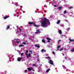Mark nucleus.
<instances>
[{"label":"nucleus","instance_id":"1","mask_svg":"<svg viewBox=\"0 0 74 74\" xmlns=\"http://www.w3.org/2000/svg\"><path fill=\"white\" fill-rule=\"evenodd\" d=\"M44 19L45 20H43L42 21L41 26L42 27H47L48 22L49 24H50V23L49 21V20L46 18H44Z\"/></svg>","mask_w":74,"mask_h":74},{"label":"nucleus","instance_id":"2","mask_svg":"<svg viewBox=\"0 0 74 74\" xmlns=\"http://www.w3.org/2000/svg\"><path fill=\"white\" fill-rule=\"evenodd\" d=\"M27 69L29 71H30L32 70H33V68L32 67L31 68H28Z\"/></svg>","mask_w":74,"mask_h":74},{"label":"nucleus","instance_id":"3","mask_svg":"<svg viewBox=\"0 0 74 74\" xmlns=\"http://www.w3.org/2000/svg\"><path fill=\"white\" fill-rule=\"evenodd\" d=\"M49 63H50V64H52V65H53V61H52L51 60H50V61L49 62Z\"/></svg>","mask_w":74,"mask_h":74},{"label":"nucleus","instance_id":"4","mask_svg":"<svg viewBox=\"0 0 74 74\" xmlns=\"http://www.w3.org/2000/svg\"><path fill=\"white\" fill-rule=\"evenodd\" d=\"M23 58H22V57H21V58H20V57H19L18 58V62H20V61H21V59H22Z\"/></svg>","mask_w":74,"mask_h":74},{"label":"nucleus","instance_id":"5","mask_svg":"<svg viewBox=\"0 0 74 74\" xmlns=\"http://www.w3.org/2000/svg\"><path fill=\"white\" fill-rule=\"evenodd\" d=\"M35 46L37 47V48H40V46L39 45H38L37 44H35Z\"/></svg>","mask_w":74,"mask_h":74},{"label":"nucleus","instance_id":"6","mask_svg":"<svg viewBox=\"0 0 74 74\" xmlns=\"http://www.w3.org/2000/svg\"><path fill=\"white\" fill-rule=\"evenodd\" d=\"M58 9L59 10H62V6H60L58 8Z\"/></svg>","mask_w":74,"mask_h":74},{"label":"nucleus","instance_id":"7","mask_svg":"<svg viewBox=\"0 0 74 74\" xmlns=\"http://www.w3.org/2000/svg\"><path fill=\"white\" fill-rule=\"evenodd\" d=\"M59 48H60V45H58V47H57V51H59Z\"/></svg>","mask_w":74,"mask_h":74},{"label":"nucleus","instance_id":"8","mask_svg":"<svg viewBox=\"0 0 74 74\" xmlns=\"http://www.w3.org/2000/svg\"><path fill=\"white\" fill-rule=\"evenodd\" d=\"M28 24L29 25H33V24H34V23L33 22H30L28 23Z\"/></svg>","mask_w":74,"mask_h":74},{"label":"nucleus","instance_id":"9","mask_svg":"<svg viewBox=\"0 0 74 74\" xmlns=\"http://www.w3.org/2000/svg\"><path fill=\"white\" fill-rule=\"evenodd\" d=\"M10 17V16H5L4 18V19H6L7 18H9Z\"/></svg>","mask_w":74,"mask_h":74},{"label":"nucleus","instance_id":"10","mask_svg":"<svg viewBox=\"0 0 74 74\" xmlns=\"http://www.w3.org/2000/svg\"><path fill=\"white\" fill-rule=\"evenodd\" d=\"M60 20H58V21L57 22V24H59V23H60Z\"/></svg>","mask_w":74,"mask_h":74},{"label":"nucleus","instance_id":"11","mask_svg":"<svg viewBox=\"0 0 74 74\" xmlns=\"http://www.w3.org/2000/svg\"><path fill=\"white\" fill-rule=\"evenodd\" d=\"M58 32L60 34H61V33H62V31L61 30H59L58 31Z\"/></svg>","mask_w":74,"mask_h":74},{"label":"nucleus","instance_id":"12","mask_svg":"<svg viewBox=\"0 0 74 74\" xmlns=\"http://www.w3.org/2000/svg\"><path fill=\"white\" fill-rule=\"evenodd\" d=\"M19 47H24V45H18Z\"/></svg>","mask_w":74,"mask_h":74},{"label":"nucleus","instance_id":"13","mask_svg":"<svg viewBox=\"0 0 74 74\" xmlns=\"http://www.w3.org/2000/svg\"><path fill=\"white\" fill-rule=\"evenodd\" d=\"M51 70V69H47L46 71V73H48L49 71V70Z\"/></svg>","mask_w":74,"mask_h":74},{"label":"nucleus","instance_id":"14","mask_svg":"<svg viewBox=\"0 0 74 74\" xmlns=\"http://www.w3.org/2000/svg\"><path fill=\"white\" fill-rule=\"evenodd\" d=\"M25 53L26 55V56H27L28 58H29V56H28V54H27V53H26V52H25Z\"/></svg>","mask_w":74,"mask_h":74},{"label":"nucleus","instance_id":"15","mask_svg":"<svg viewBox=\"0 0 74 74\" xmlns=\"http://www.w3.org/2000/svg\"><path fill=\"white\" fill-rule=\"evenodd\" d=\"M10 28V26H7V28L6 29V30H8Z\"/></svg>","mask_w":74,"mask_h":74},{"label":"nucleus","instance_id":"16","mask_svg":"<svg viewBox=\"0 0 74 74\" xmlns=\"http://www.w3.org/2000/svg\"><path fill=\"white\" fill-rule=\"evenodd\" d=\"M42 42H44V43H45V42H46L45 40H42Z\"/></svg>","mask_w":74,"mask_h":74},{"label":"nucleus","instance_id":"17","mask_svg":"<svg viewBox=\"0 0 74 74\" xmlns=\"http://www.w3.org/2000/svg\"><path fill=\"white\" fill-rule=\"evenodd\" d=\"M34 26H35L36 27H38V25H36L35 24H34Z\"/></svg>","mask_w":74,"mask_h":74},{"label":"nucleus","instance_id":"18","mask_svg":"<svg viewBox=\"0 0 74 74\" xmlns=\"http://www.w3.org/2000/svg\"><path fill=\"white\" fill-rule=\"evenodd\" d=\"M69 41H74V40L69 39Z\"/></svg>","mask_w":74,"mask_h":74},{"label":"nucleus","instance_id":"19","mask_svg":"<svg viewBox=\"0 0 74 74\" xmlns=\"http://www.w3.org/2000/svg\"><path fill=\"white\" fill-rule=\"evenodd\" d=\"M15 42L16 43H18V44H19V42L18 41H15Z\"/></svg>","mask_w":74,"mask_h":74},{"label":"nucleus","instance_id":"20","mask_svg":"<svg viewBox=\"0 0 74 74\" xmlns=\"http://www.w3.org/2000/svg\"><path fill=\"white\" fill-rule=\"evenodd\" d=\"M47 40H51V39H50L48 38H47Z\"/></svg>","mask_w":74,"mask_h":74},{"label":"nucleus","instance_id":"21","mask_svg":"<svg viewBox=\"0 0 74 74\" xmlns=\"http://www.w3.org/2000/svg\"><path fill=\"white\" fill-rule=\"evenodd\" d=\"M66 13H67V11H66V10H65L64 12V14H66Z\"/></svg>","mask_w":74,"mask_h":74},{"label":"nucleus","instance_id":"22","mask_svg":"<svg viewBox=\"0 0 74 74\" xmlns=\"http://www.w3.org/2000/svg\"><path fill=\"white\" fill-rule=\"evenodd\" d=\"M29 58H30V57H31V56H30V53H29Z\"/></svg>","mask_w":74,"mask_h":74},{"label":"nucleus","instance_id":"23","mask_svg":"<svg viewBox=\"0 0 74 74\" xmlns=\"http://www.w3.org/2000/svg\"><path fill=\"white\" fill-rule=\"evenodd\" d=\"M58 41L59 42H62V40H59Z\"/></svg>","mask_w":74,"mask_h":74},{"label":"nucleus","instance_id":"24","mask_svg":"<svg viewBox=\"0 0 74 74\" xmlns=\"http://www.w3.org/2000/svg\"><path fill=\"white\" fill-rule=\"evenodd\" d=\"M63 48L61 49H60V51H63Z\"/></svg>","mask_w":74,"mask_h":74},{"label":"nucleus","instance_id":"25","mask_svg":"<svg viewBox=\"0 0 74 74\" xmlns=\"http://www.w3.org/2000/svg\"><path fill=\"white\" fill-rule=\"evenodd\" d=\"M36 32H38L39 33H40V30H36Z\"/></svg>","mask_w":74,"mask_h":74},{"label":"nucleus","instance_id":"26","mask_svg":"<svg viewBox=\"0 0 74 74\" xmlns=\"http://www.w3.org/2000/svg\"><path fill=\"white\" fill-rule=\"evenodd\" d=\"M15 5H18V3H15Z\"/></svg>","mask_w":74,"mask_h":74},{"label":"nucleus","instance_id":"27","mask_svg":"<svg viewBox=\"0 0 74 74\" xmlns=\"http://www.w3.org/2000/svg\"><path fill=\"white\" fill-rule=\"evenodd\" d=\"M23 44L24 45H26V43H25V42H23Z\"/></svg>","mask_w":74,"mask_h":74},{"label":"nucleus","instance_id":"28","mask_svg":"<svg viewBox=\"0 0 74 74\" xmlns=\"http://www.w3.org/2000/svg\"><path fill=\"white\" fill-rule=\"evenodd\" d=\"M63 67V69H66V67H65V66H64Z\"/></svg>","mask_w":74,"mask_h":74},{"label":"nucleus","instance_id":"29","mask_svg":"<svg viewBox=\"0 0 74 74\" xmlns=\"http://www.w3.org/2000/svg\"><path fill=\"white\" fill-rule=\"evenodd\" d=\"M14 41H17V39H14Z\"/></svg>","mask_w":74,"mask_h":74},{"label":"nucleus","instance_id":"30","mask_svg":"<svg viewBox=\"0 0 74 74\" xmlns=\"http://www.w3.org/2000/svg\"><path fill=\"white\" fill-rule=\"evenodd\" d=\"M19 30L20 32H22V30L20 28H19Z\"/></svg>","mask_w":74,"mask_h":74},{"label":"nucleus","instance_id":"31","mask_svg":"<svg viewBox=\"0 0 74 74\" xmlns=\"http://www.w3.org/2000/svg\"><path fill=\"white\" fill-rule=\"evenodd\" d=\"M23 55V53H21V56H22V55Z\"/></svg>","mask_w":74,"mask_h":74},{"label":"nucleus","instance_id":"32","mask_svg":"<svg viewBox=\"0 0 74 74\" xmlns=\"http://www.w3.org/2000/svg\"><path fill=\"white\" fill-rule=\"evenodd\" d=\"M73 8V7L71 6L69 8H70V9H71V8Z\"/></svg>","mask_w":74,"mask_h":74},{"label":"nucleus","instance_id":"33","mask_svg":"<svg viewBox=\"0 0 74 74\" xmlns=\"http://www.w3.org/2000/svg\"><path fill=\"white\" fill-rule=\"evenodd\" d=\"M72 52H74V48H73L72 51Z\"/></svg>","mask_w":74,"mask_h":74},{"label":"nucleus","instance_id":"34","mask_svg":"<svg viewBox=\"0 0 74 74\" xmlns=\"http://www.w3.org/2000/svg\"><path fill=\"white\" fill-rule=\"evenodd\" d=\"M44 51V49H42L41 50L42 52H43Z\"/></svg>","mask_w":74,"mask_h":74},{"label":"nucleus","instance_id":"35","mask_svg":"<svg viewBox=\"0 0 74 74\" xmlns=\"http://www.w3.org/2000/svg\"><path fill=\"white\" fill-rule=\"evenodd\" d=\"M29 52H30L31 53H32V51H29Z\"/></svg>","mask_w":74,"mask_h":74},{"label":"nucleus","instance_id":"36","mask_svg":"<svg viewBox=\"0 0 74 74\" xmlns=\"http://www.w3.org/2000/svg\"><path fill=\"white\" fill-rule=\"evenodd\" d=\"M26 34H24V36H26Z\"/></svg>","mask_w":74,"mask_h":74},{"label":"nucleus","instance_id":"37","mask_svg":"<svg viewBox=\"0 0 74 74\" xmlns=\"http://www.w3.org/2000/svg\"><path fill=\"white\" fill-rule=\"evenodd\" d=\"M25 73H26L27 72V70H26L25 71Z\"/></svg>","mask_w":74,"mask_h":74},{"label":"nucleus","instance_id":"38","mask_svg":"<svg viewBox=\"0 0 74 74\" xmlns=\"http://www.w3.org/2000/svg\"><path fill=\"white\" fill-rule=\"evenodd\" d=\"M53 54H55V52H54V51H53Z\"/></svg>","mask_w":74,"mask_h":74},{"label":"nucleus","instance_id":"39","mask_svg":"<svg viewBox=\"0 0 74 74\" xmlns=\"http://www.w3.org/2000/svg\"><path fill=\"white\" fill-rule=\"evenodd\" d=\"M35 34H38V32H35Z\"/></svg>","mask_w":74,"mask_h":74},{"label":"nucleus","instance_id":"40","mask_svg":"<svg viewBox=\"0 0 74 74\" xmlns=\"http://www.w3.org/2000/svg\"><path fill=\"white\" fill-rule=\"evenodd\" d=\"M47 42H50V41H49V40H48Z\"/></svg>","mask_w":74,"mask_h":74},{"label":"nucleus","instance_id":"41","mask_svg":"<svg viewBox=\"0 0 74 74\" xmlns=\"http://www.w3.org/2000/svg\"><path fill=\"white\" fill-rule=\"evenodd\" d=\"M26 52V53H28V51L27 50Z\"/></svg>","mask_w":74,"mask_h":74},{"label":"nucleus","instance_id":"42","mask_svg":"<svg viewBox=\"0 0 74 74\" xmlns=\"http://www.w3.org/2000/svg\"><path fill=\"white\" fill-rule=\"evenodd\" d=\"M47 59H50V57H48L47 58Z\"/></svg>","mask_w":74,"mask_h":74},{"label":"nucleus","instance_id":"43","mask_svg":"<svg viewBox=\"0 0 74 74\" xmlns=\"http://www.w3.org/2000/svg\"><path fill=\"white\" fill-rule=\"evenodd\" d=\"M54 7H56V5H54Z\"/></svg>","mask_w":74,"mask_h":74},{"label":"nucleus","instance_id":"44","mask_svg":"<svg viewBox=\"0 0 74 74\" xmlns=\"http://www.w3.org/2000/svg\"><path fill=\"white\" fill-rule=\"evenodd\" d=\"M18 52H19V53H21V51H19Z\"/></svg>","mask_w":74,"mask_h":74},{"label":"nucleus","instance_id":"45","mask_svg":"<svg viewBox=\"0 0 74 74\" xmlns=\"http://www.w3.org/2000/svg\"><path fill=\"white\" fill-rule=\"evenodd\" d=\"M33 66H35V64H33Z\"/></svg>","mask_w":74,"mask_h":74},{"label":"nucleus","instance_id":"46","mask_svg":"<svg viewBox=\"0 0 74 74\" xmlns=\"http://www.w3.org/2000/svg\"><path fill=\"white\" fill-rule=\"evenodd\" d=\"M16 27H17V28H18V27H19V26H16Z\"/></svg>","mask_w":74,"mask_h":74},{"label":"nucleus","instance_id":"47","mask_svg":"<svg viewBox=\"0 0 74 74\" xmlns=\"http://www.w3.org/2000/svg\"><path fill=\"white\" fill-rule=\"evenodd\" d=\"M37 61L38 62V61H39V59H38Z\"/></svg>","mask_w":74,"mask_h":74},{"label":"nucleus","instance_id":"48","mask_svg":"<svg viewBox=\"0 0 74 74\" xmlns=\"http://www.w3.org/2000/svg\"><path fill=\"white\" fill-rule=\"evenodd\" d=\"M44 51V52H46V51H45V50H44V51Z\"/></svg>","mask_w":74,"mask_h":74},{"label":"nucleus","instance_id":"49","mask_svg":"<svg viewBox=\"0 0 74 74\" xmlns=\"http://www.w3.org/2000/svg\"><path fill=\"white\" fill-rule=\"evenodd\" d=\"M63 62H64V61H63Z\"/></svg>","mask_w":74,"mask_h":74},{"label":"nucleus","instance_id":"50","mask_svg":"<svg viewBox=\"0 0 74 74\" xmlns=\"http://www.w3.org/2000/svg\"><path fill=\"white\" fill-rule=\"evenodd\" d=\"M44 7H45V6H44Z\"/></svg>","mask_w":74,"mask_h":74}]
</instances>
